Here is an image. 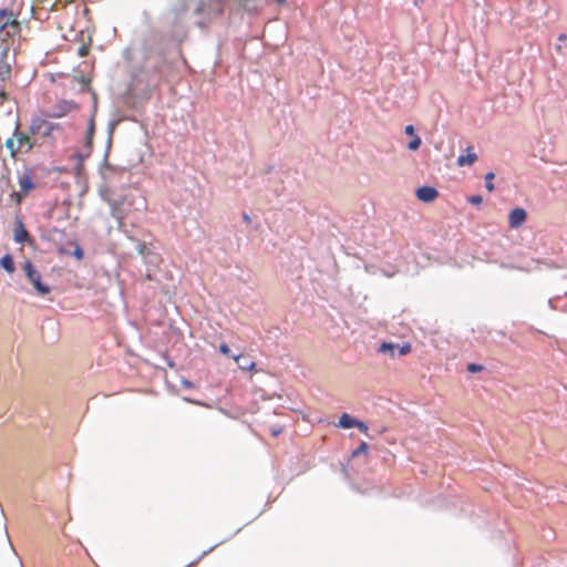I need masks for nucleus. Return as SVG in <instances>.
<instances>
[{"mask_svg":"<svg viewBox=\"0 0 567 567\" xmlns=\"http://www.w3.org/2000/svg\"><path fill=\"white\" fill-rule=\"evenodd\" d=\"M13 136L14 138H8L6 141V147L9 151L10 156L13 158L20 152H30L35 144L29 134L20 131L19 123L16 125Z\"/></svg>","mask_w":567,"mask_h":567,"instance_id":"1","label":"nucleus"},{"mask_svg":"<svg viewBox=\"0 0 567 567\" xmlns=\"http://www.w3.org/2000/svg\"><path fill=\"white\" fill-rule=\"evenodd\" d=\"M23 270L25 272L27 278L33 285L35 291L45 296L51 291V288L48 285L42 284L40 272L34 268L31 261L27 260L23 265Z\"/></svg>","mask_w":567,"mask_h":567,"instance_id":"2","label":"nucleus"},{"mask_svg":"<svg viewBox=\"0 0 567 567\" xmlns=\"http://www.w3.org/2000/svg\"><path fill=\"white\" fill-rule=\"evenodd\" d=\"M79 110V105L70 100L58 101L50 111L47 112L48 117L60 118L69 113Z\"/></svg>","mask_w":567,"mask_h":567,"instance_id":"3","label":"nucleus"},{"mask_svg":"<svg viewBox=\"0 0 567 567\" xmlns=\"http://www.w3.org/2000/svg\"><path fill=\"white\" fill-rule=\"evenodd\" d=\"M56 125L50 123L43 118H34L30 125V132L32 135H39L41 137H49Z\"/></svg>","mask_w":567,"mask_h":567,"instance_id":"4","label":"nucleus"},{"mask_svg":"<svg viewBox=\"0 0 567 567\" xmlns=\"http://www.w3.org/2000/svg\"><path fill=\"white\" fill-rule=\"evenodd\" d=\"M240 6L248 11H257L259 8L264 6H269L272 2H277L278 4H285L286 0H238Z\"/></svg>","mask_w":567,"mask_h":567,"instance_id":"5","label":"nucleus"},{"mask_svg":"<svg viewBox=\"0 0 567 567\" xmlns=\"http://www.w3.org/2000/svg\"><path fill=\"white\" fill-rule=\"evenodd\" d=\"M439 197L436 188L431 186H422L416 189V198L423 203H431Z\"/></svg>","mask_w":567,"mask_h":567,"instance_id":"6","label":"nucleus"},{"mask_svg":"<svg viewBox=\"0 0 567 567\" xmlns=\"http://www.w3.org/2000/svg\"><path fill=\"white\" fill-rule=\"evenodd\" d=\"M526 218H527V214L524 208H520V207L514 208L513 210H511L509 216H508V221H509L511 228H518L519 226H522L525 223Z\"/></svg>","mask_w":567,"mask_h":567,"instance_id":"7","label":"nucleus"},{"mask_svg":"<svg viewBox=\"0 0 567 567\" xmlns=\"http://www.w3.org/2000/svg\"><path fill=\"white\" fill-rule=\"evenodd\" d=\"M398 349L399 350V354L400 355H406L411 352L412 350V347H411V343L409 342H405L403 343L402 346H395L393 343H388V342H383L381 346H380V352H388L390 351V354L391 357H394V350Z\"/></svg>","mask_w":567,"mask_h":567,"instance_id":"8","label":"nucleus"},{"mask_svg":"<svg viewBox=\"0 0 567 567\" xmlns=\"http://www.w3.org/2000/svg\"><path fill=\"white\" fill-rule=\"evenodd\" d=\"M13 238L19 244L27 243L30 239V235L23 225L22 218H20V217H17V219H16V228L13 231Z\"/></svg>","mask_w":567,"mask_h":567,"instance_id":"9","label":"nucleus"},{"mask_svg":"<svg viewBox=\"0 0 567 567\" xmlns=\"http://www.w3.org/2000/svg\"><path fill=\"white\" fill-rule=\"evenodd\" d=\"M19 186L23 195H28L34 188L32 175L30 172H24L19 176Z\"/></svg>","mask_w":567,"mask_h":567,"instance_id":"10","label":"nucleus"},{"mask_svg":"<svg viewBox=\"0 0 567 567\" xmlns=\"http://www.w3.org/2000/svg\"><path fill=\"white\" fill-rule=\"evenodd\" d=\"M477 161V155L473 152L472 147L466 148L465 155H460L457 157V165L458 166H465V165H472Z\"/></svg>","mask_w":567,"mask_h":567,"instance_id":"11","label":"nucleus"},{"mask_svg":"<svg viewBox=\"0 0 567 567\" xmlns=\"http://www.w3.org/2000/svg\"><path fill=\"white\" fill-rule=\"evenodd\" d=\"M235 361L238 363L240 370L244 371H254L256 369V362L248 360L243 354L234 357Z\"/></svg>","mask_w":567,"mask_h":567,"instance_id":"12","label":"nucleus"},{"mask_svg":"<svg viewBox=\"0 0 567 567\" xmlns=\"http://www.w3.org/2000/svg\"><path fill=\"white\" fill-rule=\"evenodd\" d=\"M188 9V0H178L173 7L172 12L175 19L181 18Z\"/></svg>","mask_w":567,"mask_h":567,"instance_id":"13","label":"nucleus"},{"mask_svg":"<svg viewBox=\"0 0 567 567\" xmlns=\"http://www.w3.org/2000/svg\"><path fill=\"white\" fill-rule=\"evenodd\" d=\"M355 424L357 420L352 419L348 413H343L339 419L338 426L342 429H350L354 427Z\"/></svg>","mask_w":567,"mask_h":567,"instance_id":"14","label":"nucleus"},{"mask_svg":"<svg viewBox=\"0 0 567 567\" xmlns=\"http://www.w3.org/2000/svg\"><path fill=\"white\" fill-rule=\"evenodd\" d=\"M0 264L2 266V268L9 272V274H12L14 272V262H13V259L10 255H4L1 260H0Z\"/></svg>","mask_w":567,"mask_h":567,"instance_id":"15","label":"nucleus"},{"mask_svg":"<svg viewBox=\"0 0 567 567\" xmlns=\"http://www.w3.org/2000/svg\"><path fill=\"white\" fill-rule=\"evenodd\" d=\"M495 174L493 172H489L485 175V187L488 192H493L495 189L494 187V181Z\"/></svg>","mask_w":567,"mask_h":567,"instance_id":"16","label":"nucleus"},{"mask_svg":"<svg viewBox=\"0 0 567 567\" xmlns=\"http://www.w3.org/2000/svg\"><path fill=\"white\" fill-rule=\"evenodd\" d=\"M369 451V445L365 442H362L353 452L352 457H357L361 454H367Z\"/></svg>","mask_w":567,"mask_h":567,"instance_id":"17","label":"nucleus"},{"mask_svg":"<svg viewBox=\"0 0 567 567\" xmlns=\"http://www.w3.org/2000/svg\"><path fill=\"white\" fill-rule=\"evenodd\" d=\"M421 138L417 135H414L413 138L409 142L408 148L411 151H417L421 146Z\"/></svg>","mask_w":567,"mask_h":567,"instance_id":"18","label":"nucleus"},{"mask_svg":"<svg viewBox=\"0 0 567 567\" xmlns=\"http://www.w3.org/2000/svg\"><path fill=\"white\" fill-rule=\"evenodd\" d=\"M10 72H11L10 65L4 63V62H1L0 63V76H1V79L4 80V79L9 78Z\"/></svg>","mask_w":567,"mask_h":567,"instance_id":"19","label":"nucleus"},{"mask_svg":"<svg viewBox=\"0 0 567 567\" xmlns=\"http://www.w3.org/2000/svg\"><path fill=\"white\" fill-rule=\"evenodd\" d=\"M27 195H23V193L20 190V192H12L10 194V198L16 203V205H20L21 202L23 200V198L25 197Z\"/></svg>","mask_w":567,"mask_h":567,"instance_id":"20","label":"nucleus"},{"mask_svg":"<svg viewBox=\"0 0 567 567\" xmlns=\"http://www.w3.org/2000/svg\"><path fill=\"white\" fill-rule=\"evenodd\" d=\"M93 134H94V118L91 117V120L89 121L87 131H86V138H87L89 143L92 142Z\"/></svg>","mask_w":567,"mask_h":567,"instance_id":"21","label":"nucleus"},{"mask_svg":"<svg viewBox=\"0 0 567 567\" xmlns=\"http://www.w3.org/2000/svg\"><path fill=\"white\" fill-rule=\"evenodd\" d=\"M482 370H483V367L477 363H470L467 365V371H470L471 373L481 372Z\"/></svg>","mask_w":567,"mask_h":567,"instance_id":"22","label":"nucleus"},{"mask_svg":"<svg viewBox=\"0 0 567 567\" xmlns=\"http://www.w3.org/2000/svg\"><path fill=\"white\" fill-rule=\"evenodd\" d=\"M76 81L81 84L82 90H89L90 91V80L85 79L84 76L76 78Z\"/></svg>","mask_w":567,"mask_h":567,"instance_id":"23","label":"nucleus"},{"mask_svg":"<svg viewBox=\"0 0 567 567\" xmlns=\"http://www.w3.org/2000/svg\"><path fill=\"white\" fill-rule=\"evenodd\" d=\"M468 202L473 205H481L483 202V198L481 195H473L468 198Z\"/></svg>","mask_w":567,"mask_h":567,"instance_id":"24","label":"nucleus"},{"mask_svg":"<svg viewBox=\"0 0 567 567\" xmlns=\"http://www.w3.org/2000/svg\"><path fill=\"white\" fill-rule=\"evenodd\" d=\"M354 427H358L361 432L367 433L368 432V425L364 422L358 421Z\"/></svg>","mask_w":567,"mask_h":567,"instance_id":"25","label":"nucleus"},{"mask_svg":"<svg viewBox=\"0 0 567 567\" xmlns=\"http://www.w3.org/2000/svg\"><path fill=\"white\" fill-rule=\"evenodd\" d=\"M219 351L220 353H223L224 355H229L230 354V349L229 347L226 344V343H221L219 346Z\"/></svg>","mask_w":567,"mask_h":567,"instance_id":"26","label":"nucleus"},{"mask_svg":"<svg viewBox=\"0 0 567 567\" xmlns=\"http://www.w3.org/2000/svg\"><path fill=\"white\" fill-rule=\"evenodd\" d=\"M74 256L76 257V259L81 260L83 258V250L80 246L76 245L75 247V250H74Z\"/></svg>","mask_w":567,"mask_h":567,"instance_id":"27","label":"nucleus"},{"mask_svg":"<svg viewBox=\"0 0 567 567\" xmlns=\"http://www.w3.org/2000/svg\"><path fill=\"white\" fill-rule=\"evenodd\" d=\"M404 132H405V134L411 135V136L416 135L413 125H406L404 128Z\"/></svg>","mask_w":567,"mask_h":567,"instance_id":"28","label":"nucleus"},{"mask_svg":"<svg viewBox=\"0 0 567 567\" xmlns=\"http://www.w3.org/2000/svg\"><path fill=\"white\" fill-rule=\"evenodd\" d=\"M206 10V3L199 2L197 8L195 9L196 13H202Z\"/></svg>","mask_w":567,"mask_h":567,"instance_id":"29","label":"nucleus"},{"mask_svg":"<svg viewBox=\"0 0 567 567\" xmlns=\"http://www.w3.org/2000/svg\"><path fill=\"white\" fill-rule=\"evenodd\" d=\"M87 52H89V48H87V47H85V45H82V47L79 49V55H80L81 58L85 56V55L87 54Z\"/></svg>","mask_w":567,"mask_h":567,"instance_id":"30","label":"nucleus"},{"mask_svg":"<svg viewBox=\"0 0 567 567\" xmlns=\"http://www.w3.org/2000/svg\"><path fill=\"white\" fill-rule=\"evenodd\" d=\"M183 384L186 386V388H190L192 386V383L189 381H183Z\"/></svg>","mask_w":567,"mask_h":567,"instance_id":"31","label":"nucleus"},{"mask_svg":"<svg viewBox=\"0 0 567 567\" xmlns=\"http://www.w3.org/2000/svg\"><path fill=\"white\" fill-rule=\"evenodd\" d=\"M7 16V10H0V17Z\"/></svg>","mask_w":567,"mask_h":567,"instance_id":"32","label":"nucleus"},{"mask_svg":"<svg viewBox=\"0 0 567 567\" xmlns=\"http://www.w3.org/2000/svg\"><path fill=\"white\" fill-rule=\"evenodd\" d=\"M244 219H245V221H247V223H249V221H250V218H249V216H247V215H245V216H244Z\"/></svg>","mask_w":567,"mask_h":567,"instance_id":"33","label":"nucleus"},{"mask_svg":"<svg viewBox=\"0 0 567 567\" xmlns=\"http://www.w3.org/2000/svg\"><path fill=\"white\" fill-rule=\"evenodd\" d=\"M279 433H280V431H278V430H275V431L272 432V434H274V435H278Z\"/></svg>","mask_w":567,"mask_h":567,"instance_id":"34","label":"nucleus"},{"mask_svg":"<svg viewBox=\"0 0 567 567\" xmlns=\"http://www.w3.org/2000/svg\"><path fill=\"white\" fill-rule=\"evenodd\" d=\"M564 39H566V35L561 34V35L559 37V40H564Z\"/></svg>","mask_w":567,"mask_h":567,"instance_id":"35","label":"nucleus"}]
</instances>
